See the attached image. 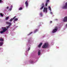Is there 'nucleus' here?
Wrapping results in <instances>:
<instances>
[{
  "label": "nucleus",
  "instance_id": "nucleus-1",
  "mask_svg": "<svg viewBox=\"0 0 67 67\" xmlns=\"http://www.w3.org/2000/svg\"><path fill=\"white\" fill-rule=\"evenodd\" d=\"M49 44L48 42L45 43L44 45H43L42 47L43 48H47L48 47Z\"/></svg>",
  "mask_w": 67,
  "mask_h": 67
},
{
  "label": "nucleus",
  "instance_id": "nucleus-2",
  "mask_svg": "<svg viewBox=\"0 0 67 67\" xmlns=\"http://www.w3.org/2000/svg\"><path fill=\"white\" fill-rule=\"evenodd\" d=\"M2 29L3 31H1L0 32V33H1V34H2V33H3L4 32H5V31L8 30V29L5 28V27H2Z\"/></svg>",
  "mask_w": 67,
  "mask_h": 67
},
{
  "label": "nucleus",
  "instance_id": "nucleus-3",
  "mask_svg": "<svg viewBox=\"0 0 67 67\" xmlns=\"http://www.w3.org/2000/svg\"><path fill=\"white\" fill-rule=\"evenodd\" d=\"M58 30V27H55V29H54L52 31V32L53 33H56V32L57 31V30Z\"/></svg>",
  "mask_w": 67,
  "mask_h": 67
},
{
  "label": "nucleus",
  "instance_id": "nucleus-4",
  "mask_svg": "<svg viewBox=\"0 0 67 67\" xmlns=\"http://www.w3.org/2000/svg\"><path fill=\"white\" fill-rule=\"evenodd\" d=\"M43 12L47 13V8L44 7L43 10Z\"/></svg>",
  "mask_w": 67,
  "mask_h": 67
},
{
  "label": "nucleus",
  "instance_id": "nucleus-5",
  "mask_svg": "<svg viewBox=\"0 0 67 67\" xmlns=\"http://www.w3.org/2000/svg\"><path fill=\"white\" fill-rule=\"evenodd\" d=\"M6 23H7V24L9 25L8 26H7L6 27L7 29H8V28H9V27H10V25H12V24H11V23H10V22H7Z\"/></svg>",
  "mask_w": 67,
  "mask_h": 67
},
{
  "label": "nucleus",
  "instance_id": "nucleus-6",
  "mask_svg": "<svg viewBox=\"0 0 67 67\" xmlns=\"http://www.w3.org/2000/svg\"><path fill=\"white\" fill-rule=\"evenodd\" d=\"M63 21L64 22H67V17H65L64 18L63 20Z\"/></svg>",
  "mask_w": 67,
  "mask_h": 67
},
{
  "label": "nucleus",
  "instance_id": "nucleus-7",
  "mask_svg": "<svg viewBox=\"0 0 67 67\" xmlns=\"http://www.w3.org/2000/svg\"><path fill=\"white\" fill-rule=\"evenodd\" d=\"M63 9H67V2L66 3L65 6L63 7Z\"/></svg>",
  "mask_w": 67,
  "mask_h": 67
},
{
  "label": "nucleus",
  "instance_id": "nucleus-8",
  "mask_svg": "<svg viewBox=\"0 0 67 67\" xmlns=\"http://www.w3.org/2000/svg\"><path fill=\"white\" fill-rule=\"evenodd\" d=\"M27 2V1L25 2V4L26 5V7H28V5H29V3Z\"/></svg>",
  "mask_w": 67,
  "mask_h": 67
},
{
  "label": "nucleus",
  "instance_id": "nucleus-9",
  "mask_svg": "<svg viewBox=\"0 0 67 67\" xmlns=\"http://www.w3.org/2000/svg\"><path fill=\"white\" fill-rule=\"evenodd\" d=\"M16 16H15L13 18H11L10 19V20L9 21L10 22H12V21H13V20L15 18H16Z\"/></svg>",
  "mask_w": 67,
  "mask_h": 67
},
{
  "label": "nucleus",
  "instance_id": "nucleus-10",
  "mask_svg": "<svg viewBox=\"0 0 67 67\" xmlns=\"http://www.w3.org/2000/svg\"><path fill=\"white\" fill-rule=\"evenodd\" d=\"M42 44H43V43H40V44L38 45V47L40 48V47H41V46H42Z\"/></svg>",
  "mask_w": 67,
  "mask_h": 67
},
{
  "label": "nucleus",
  "instance_id": "nucleus-11",
  "mask_svg": "<svg viewBox=\"0 0 67 67\" xmlns=\"http://www.w3.org/2000/svg\"><path fill=\"white\" fill-rule=\"evenodd\" d=\"M40 52L41 51L40 50L38 51V54L39 56H40V54H41V53H40Z\"/></svg>",
  "mask_w": 67,
  "mask_h": 67
},
{
  "label": "nucleus",
  "instance_id": "nucleus-12",
  "mask_svg": "<svg viewBox=\"0 0 67 67\" xmlns=\"http://www.w3.org/2000/svg\"><path fill=\"white\" fill-rule=\"evenodd\" d=\"M44 6H42L40 9V10H42L43 8H44Z\"/></svg>",
  "mask_w": 67,
  "mask_h": 67
},
{
  "label": "nucleus",
  "instance_id": "nucleus-13",
  "mask_svg": "<svg viewBox=\"0 0 67 67\" xmlns=\"http://www.w3.org/2000/svg\"><path fill=\"white\" fill-rule=\"evenodd\" d=\"M3 44V42H0V46H2Z\"/></svg>",
  "mask_w": 67,
  "mask_h": 67
},
{
  "label": "nucleus",
  "instance_id": "nucleus-14",
  "mask_svg": "<svg viewBox=\"0 0 67 67\" xmlns=\"http://www.w3.org/2000/svg\"><path fill=\"white\" fill-rule=\"evenodd\" d=\"M0 41H2L3 42V39L2 38H0Z\"/></svg>",
  "mask_w": 67,
  "mask_h": 67
},
{
  "label": "nucleus",
  "instance_id": "nucleus-15",
  "mask_svg": "<svg viewBox=\"0 0 67 67\" xmlns=\"http://www.w3.org/2000/svg\"><path fill=\"white\" fill-rule=\"evenodd\" d=\"M18 19L17 18H15L14 20V21H18Z\"/></svg>",
  "mask_w": 67,
  "mask_h": 67
},
{
  "label": "nucleus",
  "instance_id": "nucleus-16",
  "mask_svg": "<svg viewBox=\"0 0 67 67\" xmlns=\"http://www.w3.org/2000/svg\"><path fill=\"white\" fill-rule=\"evenodd\" d=\"M0 15L1 16H3V15L2 14V13H0Z\"/></svg>",
  "mask_w": 67,
  "mask_h": 67
},
{
  "label": "nucleus",
  "instance_id": "nucleus-17",
  "mask_svg": "<svg viewBox=\"0 0 67 67\" xmlns=\"http://www.w3.org/2000/svg\"><path fill=\"white\" fill-rule=\"evenodd\" d=\"M9 16L6 17V19H5L6 20H8V19H9Z\"/></svg>",
  "mask_w": 67,
  "mask_h": 67
},
{
  "label": "nucleus",
  "instance_id": "nucleus-18",
  "mask_svg": "<svg viewBox=\"0 0 67 67\" xmlns=\"http://www.w3.org/2000/svg\"><path fill=\"white\" fill-rule=\"evenodd\" d=\"M49 10H50V11H51V7L50 6L49 7Z\"/></svg>",
  "mask_w": 67,
  "mask_h": 67
},
{
  "label": "nucleus",
  "instance_id": "nucleus-19",
  "mask_svg": "<svg viewBox=\"0 0 67 67\" xmlns=\"http://www.w3.org/2000/svg\"><path fill=\"white\" fill-rule=\"evenodd\" d=\"M37 31H38V30L37 29H36V30H35L34 31L35 33V32H37Z\"/></svg>",
  "mask_w": 67,
  "mask_h": 67
},
{
  "label": "nucleus",
  "instance_id": "nucleus-20",
  "mask_svg": "<svg viewBox=\"0 0 67 67\" xmlns=\"http://www.w3.org/2000/svg\"><path fill=\"white\" fill-rule=\"evenodd\" d=\"M48 3H47V2H46V4H45V6H46H46H47V4H48Z\"/></svg>",
  "mask_w": 67,
  "mask_h": 67
},
{
  "label": "nucleus",
  "instance_id": "nucleus-21",
  "mask_svg": "<svg viewBox=\"0 0 67 67\" xmlns=\"http://www.w3.org/2000/svg\"><path fill=\"white\" fill-rule=\"evenodd\" d=\"M22 8L21 7V8H20L19 9V10H22Z\"/></svg>",
  "mask_w": 67,
  "mask_h": 67
},
{
  "label": "nucleus",
  "instance_id": "nucleus-22",
  "mask_svg": "<svg viewBox=\"0 0 67 67\" xmlns=\"http://www.w3.org/2000/svg\"><path fill=\"white\" fill-rule=\"evenodd\" d=\"M30 63L31 64H33V63H34V62L33 61H31V62H30Z\"/></svg>",
  "mask_w": 67,
  "mask_h": 67
},
{
  "label": "nucleus",
  "instance_id": "nucleus-23",
  "mask_svg": "<svg viewBox=\"0 0 67 67\" xmlns=\"http://www.w3.org/2000/svg\"><path fill=\"white\" fill-rule=\"evenodd\" d=\"M32 33L33 32H30V34L28 35H31V34H32Z\"/></svg>",
  "mask_w": 67,
  "mask_h": 67
},
{
  "label": "nucleus",
  "instance_id": "nucleus-24",
  "mask_svg": "<svg viewBox=\"0 0 67 67\" xmlns=\"http://www.w3.org/2000/svg\"><path fill=\"white\" fill-rule=\"evenodd\" d=\"M46 2L47 3H48V2H49V0H46Z\"/></svg>",
  "mask_w": 67,
  "mask_h": 67
},
{
  "label": "nucleus",
  "instance_id": "nucleus-25",
  "mask_svg": "<svg viewBox=\"0 0 67 67\" xmlns=\"http://www.w3.org/2000/svg\"><path fill=\"white\" fill-rule=\"evenodd\" d=\"M40 15L41 16H42V13H40Z\"/></svg>",
  "mask_w": 67,
  "mask_h": 67
},
{
  "label": "nucleus",
  "instance_id": "nucleus-26",
  "mask_svg": "<svg viewBox=\"0 0 67 67\" xmlns=\"http://www.w3.org/2000/svg\"><path fill=\"white\" fill-rule=\"evenodd\" d=\"M42 6H44V4L43 3L42 4Z\"/></svg>",
  "mask_w": 67,
  "mask_h": 67
},
{
  "label": "nucleus",
  "instance_id": "nucleus-27",
  "mask_svg": "<svg viewBox=\"0 0 67 67\" xmlns=\"http://www.w3.org/2000/svg\"><path fill=\"white\" fill-rule=\"evenodd\" d=\"M12 10V8H10V9H9V11L10 10V11H11V10Z\"/></svg>",
  "mask_w": 67,
  "mask_h": 67
},
{
  "label": "nucleus",
  "instance_id": "nucleus-28",
  "mask_svg": "<svg viewBox=\"0 0 67 67\" xmlns=\"http://www.w3.org/2000/svg\"><path fill=\"white\" fill-rule=\"evenodd\" d=\"M30 48H30V47L29 48L28 51H29V50H30Z\"/></svg>",
  "mask_w": 67,
  "mask_h": 67
},
{
  "label": "nucleus",
  "instance_id": "nucleus-29",
  "mask_svg": "<svg viewBox=\"0 0 67 67\" xmlns=\"http://www.w3.org/2000/svg\"><path fill=\"white\" fill-rule=\"evenodd\" d=\"M9 8V7L8 6V7H7V9H8Z\"/></svg>",
  "mask_w": 67,
  "mask_h": 67
},
{
  "label": "nucleus",
  "instance_id": "nucleus-30",
  "mask_svg": "<svg viewBox=\"0 0 67 67\" xmlns=\"http://www.w3.org/2000/svg\"><path fill=\"white\" fill-rule=\"evenodd\" d=\"M2 0H0V3H1V2H2Z\"/></svg>",
  "mask_w": 67,
  "mask_h": 67
},
{
  "label": "nucleus",
  "instance_id": "nucleus-31",
  "mask_svg": "<svg viewBox=\"0 0 67 67\" xmlns=\"http://www.w3.org/2000/svg\"><path fill=\"white\" fill-rule=\"evenodd\" d=\"M52 23V21H50V23L51 24V23Z\"/></svg>",
  "mask_w": 67,
  "mask_h": 67
},
{
  "label": "nucleus",
  "instance_id": "nucleus-32",
  "mask_svg": "<svg viewBox=\"0 0 67 67\" xmlns=\"http://www.w3.org/2000/svg\"><path fill=\"white\" fill-rule=\"evenodd\" d=\"M50 13L51 14H53V13H52V12H51Z\"/></svg>",
  "mask_w": 67,
  "mask_h": 67
},
{
  "label": "nucleus",
  "instance_id": "nucleus-33",
  "mask_svg": "<svg viewBox=\"0 0 67 67\" xmlns=\"http://www.w3.org/2000/svg\"><path fill=\"white\" fill-rule=\"evenodd\" d=\"M11 8H13V6H12V5H11Z\"/></svg>",
  "mask_w": 67,
  "mask_h": 67
},
{
  "label": "nucleus",
  "instance_id": "nucleus-34",
  "mask_svg": "<svg viewBox=\"0 0 67 67\" xmlns=\"http://www.w3.org/2000/svg\"><path fill=\"white\" fill-rule=\"evenodd\" d=\"M15 21H14H14H13V22L14 23H15Z\"/></svg>",
  "mask_w": 67,
  "mask_h": 67
},
{
  "label": "nucleus",
  "instance_id": "nucleus-35",
  "mask_svg": "<svg viewBox=\"0 0 67 67\" xmlns=\"http://www.w3.org/2000/svg\"><path fill=\"white\" fill-rule=\"evenodd\" d=\"M66 27H67V24H66Z\"/></svg>",
  "mask_w": 67,
  "mask_h": 67
}]
</instances>
